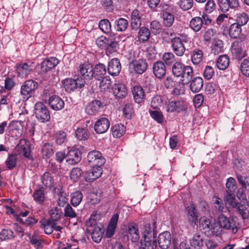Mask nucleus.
Instances as JSON below:
<instances>
[{
	"label": "nucleus",
	"instance_id": "1",
	"mask_svg": "<svg viewBox=\"0 0 249 249\" xmlns=\"http://www.w3.org/2000/svg\"><path fill=\"white\" fill-rule=\"evenodd\" d=\"M38 86L37 82L33 79L25 81L20 89V94L23 96V100L27 101L33 96Z\"/></svg>",
	"mask_w": 249,
	"mask_h": 249
},
{
	"label": "nucleus",
	"instance_id": "2",
	"mask_svg": "<svg viewBox=\"0 0 249 249\" xmlns=\"http://www.w3.org/2000/svg\"><path fill=\"white\" fill-rule=\"evenodd\" d=\"M35 114L36 118L41 122L50 120V114L47 107L42 102H37L35 105Z\"/></svg>",
	"mask_w": 249,
	"mask_h": 249
},
{
	"label": "nucleus",
	"instance_id": "3",
	"mask_svg": "<svg viewBox=\"0 0 249 249\" xmlns=\"http://www.w3.org/2000/svg\"><path fill=\"white\" fill-rule=\"evenodd\" d=\"M148 64L147 60L144 59L133 60L129 63V69L131 72L137 74H142L145 72L148 69Z\"/></svg>",
	"mask_w": 249,
	"mask_h": 249
},
{
	"label": "nucleus",
	"instance_id": "4",
	"mask_svg": "<svg viewBox=\"0 0 249 249\" xmlns=\"http://www.w3.org/2000/svg\"><path fill=\"white\" fill-rule=\"evenodd\" d=\"M217 222L222 229L231 230L233 233L238 231V229L233 218H228L223 214H220L217 218Z\"/></svg>",
	"mask_w": 249,
	"mask_h": 249
},
{
	"label": "nucleus",
	"instance_id": "5",
	"mask_svg": "<svg viewBox=\"0 0 249 249\" xmlns=\"http://www.w3.org/2000/svg\"><path fill=\"white\" fill-rule=\"evenodd\" d=\"M87 159L91 167H94L95 165L102 166L106 162V160L102 156L101 152L97 150L90 151L88 154Z\"/></svg>",
	"mask_w": 249,
	"mask_h": 249
},
{
	"label": "nucleus",
	"instance_id": "6",
	"mask_svg": "<svg viewBox=\"0 0 249 249\" xmlns=\"http://www.w3.org/2000/svg\"><path fill=\"white\" fill-rule=\"evenodd\" d=\"M185 211L191 225L192 226L196 225L198 223L199 214L195 204L191 202L189 205H186L185 206Z\"/></svg>",
	"mask_w": 249,
	"mask_h": 249
},
{
	"label": "nucleus",
	"instance_id": "7",
	"mask_svg": "<svg viewBox=\"0 0 249 249\" xmlns=\"http://www.w3.org/2000/svg\"><path fill=\"white\" fill-rule=\"evenodd\" d=\"M15 149L19 155L23 156L28 159H32L31 156L30 142L28 140L24 139L20 140L19 143L16 146Z\"/></svg>",
	"mask_w": 249,
	"mask_h": 249
},
{
	"label": "nucleus",
	"instance_id": "8",
	"mask_svg": "<svg viewBox=\"0 0 249 249\" xmlns=\"http://www.w3.org/2000/svg\"><path fill=\"white\" fill-rule=\"evenodd\" d=\"M170 43L174 53L178 56H183L185 48L181 38L179 37H174L171 39Z\"/></svg>",
	"mask_w": 249,
	"mask_h": 249
},
{
	"label": "nucleus",
	"instance_id": "9",
	"mask_svg": "<svg viewBox=\"0 0 249 249\" xmlns=\"http://www.w3.org/2000/svg\"><path fill=\"white\" fill-rule=\"evenodd\" d=\"M104 106V103L100 100H93L86 106V112L89 115H95L101 111Z\"/></svg>",
	"mask_w": 249,
	"mask_h": 249
},
{
	"label": "nucleus",
	"instance_id": "10",
	"mask_svg": "<svg viewBox=\"0 0 249 249\" xmlns=\"http://www.w3.org/2000/svg\"><path fill=\"white\" fill-rule=\"evenodd\" d=\"M81 152L79 149L71 147L67 154V159L66 161L69 164H76L81 160Z\"/></svg>",
	"mask_w": 249,
	"mask_h": 249
},
{
	"label": "nucleus",
	"instance_id": "11",
	"mask_svg": "<svg viewBox=\"0 0 249 249\" xmlns=\"http://www.w3.org/2000/svg\"><path fill=\"white\" fill-rule=\"evenodd\" d=\"M157 234L156 222L153 221L152 225L150 223L145 224L142 232V238L156 239Z\"/></svg>",
	"mask_w": 249,
	"mask_h": 249
},
{
	"label": "nucleus",
	"instance_id": "12",
	"mask_svg": "<svg viewBox=\"0 0 249 249\" xmlns=\"http://www.w3.org/2000/svg\"><path fill=\"white\" fill-rule=\"evenodd\" d=\"M153 72L155 77L159 79H162L166 73V68L164 63L161 61H158L153 65Z\"/></svg>",
	"mask_w": 249,
	"mask_h": 249
},
{
	"label": "nucleus",
	"instance_id": "13",
	"mask_svg": "<svg viewBox=\"0 0 249 249\" xmlns=\"http://www.w3.org/2000/svg\"><path fill=\"white\" fill-rule=\"evenodd\" d=\"M110 125L109 121L106 117L99 118L95 123L94 128L98 134H103L107 131Z\"/></svg>",
	"mask_w": 249,
	"mask_h": 249
},
{
	"label": "nucleus",
	"instance_id": "14",
	"mask_svg": "<svg viewBox=\"0 0 249 249\" xmlns=\"http://www.w3.org/2000/svg\"><path fill=\"white\" fill-rule=\"evenodd\" d=\"M142 14L141 12L135 9L131 14L130 26L132 30L137 31L141 25Z\"/></svg>",
	"mask_w": 249,
	"mask_h": 249
},
{
	"label": "nucleus",
	"instance_id": "15",
	"mask_svg": "<svg viewBox=\"0 0 249 249\" xmlns=\"http://www.w3.org/2000/svg\"><path fill=\"white\" fill-rule=\"evenodd\" d=\"M231 51L233 59L240 60L245 56V52L243 51L240 43L237 41L232 43Z\"/></svg>",
	"mask_w": 249,
	"mask_h": 249
},
{
	"label": "nucleus",
	"instance_id": "16",
	"mask_svg": "<svg viewBox=\"0 0 249 249\" xmlns=\"http://www.w3.org/2000/svg\"><path fill=\"white\" fill-rule=\"evenodd\" d=\"M121 65L119 60L115 58L111 59L108 64V72L112 76L118 75L121 70Z\"/></svg>",
	"mask_w": 249,
	"mask_h": 249
},
{
	"label": "nucleus",
	"instance_id": "17",
	"mask_svg": "<svg viewBox=\"0 0 249 249\" xmlns=\"http://www.w3.org/2000/svg\"><path fill=\"white\" fill-rule=\"evenodd\" d=\"M17 71L19 74L27 75L32 71L35 68L34 62L19 63L16 65Z\"/></svg>",
	"mask_w": 249,
	"mask_h": 249
},
{
	"label": "nucleus",
	"instance_id": "18",
	"mask_svg": "<svg viewBox=\"0 0 249 249\" xmlns=\"http://www.w3.org/2000/svg\"><path fill=\"white\" fill-rule=\"evenodd\" d=\"M113 94L116 98H123L127 94L126 86L123 83H115L112 87Z\"/></svg>",
	"mask_w": 249,
	"mask_h": 249
},
{
	"label": "nucleus",
	"instance_id": "19",
	"mask_svg": "<svg viewBox=\"0 0 249 249\" xmlns=\"http://www.w3.org/2000/svg\"><path fill=\"white\" fill-rule=\"evenodd\" d=\"M158 244L162 249H167L171 244V234L169 231L160 233L158 236Z\"/></svg>",
	"mask_w": 249,
	"mask_h": 249
},
{
	"label": "nucleus",
	"instance_id": "20",
	"mask_svg": "<svg viewBox=\"0 0 249 249\" xmlns=\"http://www.w3.org/2000/svg\"><path fill=\"white\" fill-rule=\"evenodd\" d=\"M220 9L223 12L228 11L230 8L234 9L239 6L238 0H217Z\"/></svg>",
	"mask_w": 249,
	"mask_h": 249
},
{
	"label": "nucleus",
	"instance_id": "21",
	"mask_svg": "<svg viewBox=\"0 0 249 249\" xmlns=\"http://www.w3.org/2000/svg\"><path fill=\"white\" fill-rule=\"evenodd\" d=\"M49 104L50 107L54 110H59L64 107V101L57 95H52L49 98Z\"/></svg>",
	"mask_w": 249,
	"mask_h": 249
},
{
	"label": "nucleus",
	"instance_id": "22",
	"mask_svg": "<svg viewBox=\"0 0 249 249\" xmlns=\"http://www.w3.org/2000/svg\"><path fill=\"white\" fill-rule=\"evenodd\" d=\"M194 71L193 68L190 66L186 65L182 72V75L180 76V80L183 85L188 84L194 76Z\"/></svg>",
	"mask_w": 249,
	"mask_h": 249
},
{
	"label": "nucleus",
	"instance_id": "23",
	"mask_svg": "<svg viewBox=\"0 0 249 249\" xmlns=\"http://www.w3.org/2000/svg\"><path fill=\"white\" fill-rule=\"evenodd\" d=\"M134 101L138 104H140L144 102L145 99V92L140 86H135L132 90Z\"/></svg>",
	"mask_w": 249,
	"mask_h": 249
},
{
	"label": "nucleus",
	"instance_id": "24",
	"mask_svg": "<svg viewBox=\"0 0 249 249\" xmlns=\"http://www.w3.org/2000/svg\"><path fill=\"white\" fill-rule=\"evenodd\" d=\"M119 49V41L113 36L107 37V41L105 47L107 53L111 54L116 52Z\"/></svg>",
	"mask_w": 249,
	"mask_h": 249
},
{
	"label": "nucleus",
	"instance_id": "25",
	"mask_svg": "<svg viewBox=\"0 0 249 249\" xmlns=\"http://www.w3.org/2000/svg\"><path fill=\"white\" fill-rule=\"evenodd\" d=\"M168 112L177 111L179 112L185 110L186 107L183 103L179 101H169L167 104Z\"/></svg>",
	"mask_w": 249,
	"mask_h": 249
},
{
	"label": "nucleus",
	"instance_id": "26",
	"mask_svg": "<svg viewBox=\"0 0 249 249\" xmlns=\"http://www.w3.org/2000/svg\"><path fill=\"white\" fill-rule=\"evenodd\" d=\"M190 89L193 93L198 92L203 86V79L198 76L192 78V79L189 83Z\"/></svg>",
	"mask_w": 249,
	"mask_h": 249
},
{
	"label": "nucleus",
	"instance_id": "27",
	"mask_svg": "<svg viewBox=\"0 0 249 249\" xmlns=\"http://www.w3.org/2000/svg\"><path fill=\"white\" fill-rule=\"evenodd\" d=\"M58 63V60L55 57H51L44 60L41 63L42 71L47 72L55 67Z\"/></svg>",
	"mask_w": 249,
	"mask_h": 249
},
{
	"label": "nucleus",
	"instance_id": "28",
	"mask_svg": "<svg viewBox=\"0 0 249 249\" xmlns=\"http://www.w3.org/2000/svg\"><path fill=\"white\" fill-rule=\"evenodd\" d=\"M118 218L119 214L118 213H115L110 219L106 231V234L107 237L110 238L114 234L118 221Z\"/></svg>",
	"mask_w": 249,
	"mask_h": 249
},
{
	"label": "nucleus",
	"instance_id": "29",
	"mask_svg": "<svg viewBox=\"0 0 249 249\" xmlns=\"http://www.w3.org/2000/svg\"><path fill=\"white\" fill-rule=\"evenodd\" d=\"M157 247V244L156 239L142 238L139 249H156Z\"/></svg>",
	"mask_w": 249,
	"mask_h": 249
},
{
	"label": "nucleus",
	"instance_id": "30",
	"mask_svg": "<svg viewBox=\"0 0 249 249\" xmlns=\"http://www.w3.org/2000/svg\"><path fill=\"white\" fill-rule=\"evenodd\" d=\"M106 69L105 66L99 63L97 64L93 69V77L97 80H101L102 78L106 77Z\"/></svg>",
	"mask_w": 249,
	"mask_h": 249
},
{
	"label": "nucleus",
	"instance_id": "31",
	"mask_svg": "<svg viewBox=\"0 0 249 249\" xmlns=\"http://www.w3.org/2000/svg\"><path fill=\"white\" fill-rule=\"evenodd\" d=\"M212 224L211 220L205 216L199 219V228L205 234H208L211 231Z\"/></svg>",
	"mask_w": 249,
	"mask_h": 249
},
{
	"label": "nucleus",
	"instance_id": "32",
	"mask_svg": "<svg viewBox=\"0 0 249 249\" xmlns=\"http://www.w3.org/2000/svg\"><path fill=\"white\" fill-rule=\"evenodd\" d=\"M229 36L232 38H237L241 35L242 32L241 26L236 23H232L231 25L228 29Z\"/></svg>",
	"mask_w": 249,
	"mask_h": 249
},
{
	"label": "nucleus",
	"instance_id": "33",
	"mask_svg": "<svg viewBox=\"0 0 249 249\" xmlns=\"http://www.w3.org/2000/svg\"><path fill=\"white\" fill-rule=\"evenodd\" d=\"M229 64V57L226 54H223L219 56L216 62L217 68L220 70H225L227 69Z\"/></svg>",
	"mask_w": 249,
	"mask_h": 249
},
{
	"label": "nucleus",
	"instance_id": "34",
	"mask_svg": "<svg viewBox=\"0 0 249 249\" xmlns=\"http://www.w3.org/2000/svg\"><path fill=\"white\" fill-rule=\"evenodd\" d=\"M161 17L163 20V24L166 27H171L175 21L174 15L166 11H163L161 13Z\"/></svg>",
	"mask_w": 249,
	"mask_h": 249
},
{
	"label": "nucleus",
	"instance_id": "35",
	"mask_svg": "<svg viewBox=\"0 0 249 249\" xmlns=\"http://www.w3.org/2000/svg\"><path fill=\"white\" fill-rule=\"evenodd\" d=\"M224 199L226 205H229L232 208H235L239 203L235 201V197L233 192L226 191Z\"/></svg>",
	"mask_w": 249,
	"mask_h": 249
},
{
	"label": "nucleus",
	"instance_id": "36",
	"mask_svg": "<svg viewBox=\"0 0 249 249\" xmlns=\"http://www.w3.org/2000/svg\"><path fill=\"white\" fill-rule=\"evenodd\" d=\"M34 200L39 204H42L45 200L44 189L43 187L36 190L33 194Z\"/></svg>",
	"mask_w": 249,
	"mask_h": 249
},
{
	"label": "nucleus",
	"instance_id": "37",
	"mask_svg": "<svg viewBox=\"0 0 249 249\" xmlns=\"http://www.w3.org/2000/svg\"><path fill=\"white\" fill-rule=\"evenodd\" d=\"M64 216L70 218H75L78 217L79 210L76 208H73L70 204H67L64 208Z\"/></svg>",
	"mask_w": 249,
	"mask_h": 249
},
{
	"label": "nucleus",
	"instance_id": "38",
	"mask_svg": "<svg viewBox=\"0 0 249 249\" xmlns=\"http://www.w3.org/2000/svg\"><path fill=\"white\" fill-rule=\"evenodd\" d=\"M49 214L51 216V218L48 219L52 222L58 221L62 215V212L61 209L57 207L53 208L49 211Z\"/></svg>",
	"mask_w": 249,
	"mask_h": 249
},
{
	"label": "nucleus",
	"instance_id": "39",
	"mask_svg": "<svg viewBox=\"0 0 249 249\" xmlns=\"http://www.w3.org/2000/svg\"><path fill=\"white\" fill-rule=\"evenodd\" d=\"M186 65L181 62H175L172 68V72L173 75L176 77H180L182 75V72Z\"/></svg>",
	"mask_w": 249,
	"mask_h": 249
},
{
	"label": "nucleus",
	"instance_id": "40",
	"mask_svg": "<svg viewBox=\"0 0 249 249\" xmlns=\"http://www.w3.org/2000/svg\"><path fill=\"white\" fill-rule=\"evenodd\" d=\"M203 25L202 19L199 17L193 18L190 21L189 26L195 32L199 31Z\"/></svg>",
	"mask_w": 249,
	"mask_h": 249
},
{
	"label": "nucleus",
	"instance_id": "41",
	"mask_svg": "<svg viewBox=\"0 0 249 249\" xmlns=\"http://www.w3.org/2000/svg\"><path fill=\"white\" fill-rule=\"evenodd\" d=\"M139 29L138 36L139 39L143 42L147 41L150 37V31L145 26H142Z\"/></svg>",
	"mask_w": 249,
	"mask_h": 249
},
{
	"label": "nucleus",
	"instance_id": "42",
	"mask_svg": "<svg viewBox=\"0 0 249 249\" xmlns=\"http://www.w3.org/2000/svg\"><path fill=\"white\" fill-rule=\"evenodd\" d=\"M235 208L242 219H248L249 218V210L248 207L241 202H239Z\"/></svg>",
	"mask_w": 249,
	"mask_h": 249
},
{
	"label": "nucleus",
	"instance_id": "43",
	"mask_svg": "<svg viewBox=\"0 0 249 249\" xmlns=\"http://www.w3.org/2000/svg\"><path fill=\"white\" fill-rule=\"evenodd\" d=\"M57 195L58 197L57 200V204L58 206L64 207L67 204H69L67 193L62 189H60Z\"/></svg>",
	"mask_w": 249,
	"mask_h": 249
},
{
	"label": "nucleus",
	"instance_id": "44",
	"mask_svg": "<svg viewBox=\"0 0 249 249\" xmlns=\"http://www.w3.org/2000/svg\"><path fill=\"white\" fill-rule=\"evenodd\" d=\"M126 131L125 126L122 124H116L112 128V135L116 138H121Z\"/></svg>",
	"mask_w": 249,
	"mask_h": 249
},
{
	"label": "nucleus",
	"instance_id": "45",
	"mask_svg": "<svg viewBox=\"0 0 249 249\" xmlns=\"http://www.w3.org/2000/svg\"><path fill=\"white\" fill-rule=\"evenodd\" d=\"M203 55V52L200 49H195L191 52V60L195 65L198 64L202 60Z\"/></svg>",
	"mask_w": 249,
	"mask_h": 249
},
{
	"label": "nucleus",
	"instance_id": "46",
	"mask_svg": "<svg viewBox=\"0 0 249 249\" xmlns=\"http://www.w3.org/2000/svg\"><path fill=\"white\" fill-rule=\"evenodd\" d=\"M62 84L65 90L69 92H71L77 88L76 82L75 81V79L72 78L65 79L62 81Z\"/></svg>",
	"mask_w": 249,
	"mask_h": 249
},
{
	"label": "nucleus",
	"instance_id": "47",
	"mask_svg": "<svg viewBox=\"0 0 249 249\" xmlns=\"http://www.w3.org/2000/svg\"><path fill=\"white\" fill-rule=\"evenodd\" d=\"M115 28L117 31L124 32L128 26V21L124 18H119L115 21Z\"/></svg>",
	"mask_w": 249,
	"mask_h": 249
},
{
	"label": "nucleus",
	"instance_id": "48",
	"mask_svg": "<svg viewBox=\"0 0 249 249\" xmlns=\"http://www.w3.org/2000/svg\"><path fill=\"white\" fill-rule=\"evenodd\" d=\"M41 226L44 228L45 232L47 234H50L53 232V226L54 223L49 220L43 219L40 221Z\"/></svg>",
	"mask_w": 249,
	"mask_h": 249
},
{
	"label": "nucleus",
	"instance_id": "49",
	"mask_svg": "<svg viewBox=\"0 0 249 249\" xmlns=\"http://www.w3.org/2000/svg\"><path fill=\"white\" fill-rule=\"evenodd\" d=\"M42 184L47 187L51 188L53 185V180L50 173L45 172L41 177Z\"/></svg>",
	"mask_w": 249,
	"mask_h": 249
},
{
	"label": "nucleus",
	"instance_id": "50",
	"mask_svg": "<svg viewBox=\"0 0 249 249\" xmlns=\"http://www.w3.org/2000/svg\"><path fill=\"white\" fill-rule=\"evenodd\" d=\"M83 194L80 191H77L72 193L71 202L73 207L76 208L81 202Z\"/></svg>",
	"mask_w": 249,
	"mask_h": 249
},
{
	"label": "nucleus",
	"instance_id": "51",
	"mask_svg": "<svg viewBox=\"0 0 249 249\" xmlns=\"http://www.w3.org/2000/svg\"><path fill=\"white\" fill-rule=\"evenodd\" d=\"M15 235L12 230L9 229H4L0 232V240L5 241L14 238Z\"/></svg>",
	"mask_w": 249,
	"mask_h": 249
},
{
	"label": "nucleus",
	"instance_id": "52",
	"mask_svg": "<svg viewBox=\"0 0 249 249\" xmlns=\"http://www.w3.org/2000/svg\"><path fill=\"white\" fill-rule=\"evenodd\" d=\"M103 231L98 226L94 227L91 233V238L93 241L99 243L102 239Z\"/></svg>",
	"mask_w": 249,
	"mask_h": 249
},
{
	"label": "nucleus",
	"instance_id": "53",
	"mask_svg": "<svg viewBox=\"0 0 249 249\" xmlns=\"http://www.w3.org/2000/svg\"><path fill=\"white\" fill-rule=\"evenodd\" d=\"M41 151L44 158H49L53 153V145L49 143H45L42 146Z\"/></svg>",
	"mask_w": 249,
	"mask_h": 249
},
{
	"label": "nucleus",
	"instance_id": "54",
	"mask_svg": "<svg viewBox=\"0 0 249 249\" xmlns=\"http://www.w3.org/2000/svg\"><path fill=\"white\" fill-rule=\"evenodd\" d=\"M99 28L105 34L110 33L111 26L109 21L107 19L101 20L99 23Z\"/></svg>",
	"mask_w": 249,
	"mask_h": 249
},
{
	"label": "nucleus",
	"instance_id": "55",
	"mask_svg": "<svg viewBox=\"0 0 249 249\" xmlns=\"http://www.w3.org/2000/svg\"><path fill=\"white\" fill-rule=\"evenodd\" d=\"M18 158L15 154L9 155L5 161V164L8 169L12 170L16 166Z\"/></svg>",
	"mask_w": 249,
	"mask_h": 249
},
{
	"label": "nucleus",
	"instance_id": "56",
	"mask_svg": "<svg viewBox=\"0 0 249 249\" xmlns=\"http://www.w3.org/2000/svg\"><path fill=\"white\" fill-rule=\"evenodd\" d=\"M56 143L58 145H61L67 141V134L62 131H59L57 132L54 136Z\"/></svg>",
	"mask_w": 249,
	"mask_h": 249
},
{
	"label": "nucleus",
	"instance_id": "57",
	"mask_svg": "<svg viewBox=\"0 0 249 249\" xmlns=\"http://www.w3.org/2000/svg\"><path fill=\"white\" fill-rule=\"evenodd\" d=\"M223 49V43L222 40H215L212 47V52L214 54H217L221 52Z\"/></svg>",
	"mask_w": 249,
	"mask_h": 249
},
{
	"label": "nucleus",
	"instance_id": "58",
	"mask_svg": "<svg viewBox=\"0 0 249 249\" xmlns=\"http://www.w3.org/2000/svg\"><path fill=\"white\" fill-rule=\"evenodd\" d=\"M151 117L159 124H162L164 122L163 115L161 112L158 110H150L149 111Z\"/></svg>",
	"mask_w": 249,
	"mask_h": 249
},
{
	"label": "nucleus",
	"instance_id": "59",
	"mask_svg": "<svg viewBox=\"0 0 249 249\" xmlns=\"http://www.w3.org/2000/svg\"><path fill=\"white\" fill-rule=\"evenodd\" d=\"M178 5L182 10L187 11L193 7L194 1L193 0H179Z\"/></svg>",
	"mask_w": 249,
	"mask_h": 249
},
{
	"label": "nucleus",
	"instance_id": "60",
	"mask_svg": "<svg viewBox=\"0 0 249 249\" xmlns=\"http://www.w3.org/2000/svg\"><path fill=\"white\" fill-rule=\"evenodd\" d=\"M75 136L79 140H86L89 138L87 130L83 128H78L75 131Z\"/></svg>",
	"mask_w": 249,
	"mask_h": 249
},
{
	"label": "nucleus",
	"instance_id": "61",
	"mask_svg": "<svg viewBox=\"0 0 249 249\" xmlns=\"http://www.w3.org/2000/svg\"><path fill=\"white\" fill-rule=\"evenodd\" d=\"M83 174V172L81 168L76 167L73 168L71 172L70 177L74 181H77L80 179L81 175Z\"/></svg>",
	"mask_w": 249,
	"mask_h": 249
},
{
	"label": "nucleus",
	"instance_id": "62",
	"mask_svg": "<svg viewBox=\"0 0 249 249\" xmlns=\"http://www.w3.org/2000/svg\"><path fill=\"white\" fill-rule=\"evenodd\" d=\"M111 81L108 76H106L101 80L99 87L101 90L106 91L107 89H110Z\"/></svg>",
	"mask_w": 249,
	"mask_h": 249
},
{
	"label": "nucleus",
	"instance_id": "63",
	"mask_svg": "<svg viewBox=\"0 0 249 249\" xmlns=\"http://www.w3.org/2000/svg\"><path fill=\"white\" fill-rule=\"evenodd\" d=\"M240 71L243 75L249 77V59L243 60L240 65Z\"/></svg>",
	"mask_w": 249,
	"mask_h": 249
},
{
	"label": "nucleus",
	"instance_id": "64",
	"mask_svg": "<svg viewBox=\"0 0 249 249\" xmlns=\"http://www.w3.org/2000/svg\"><path fill=\"white\" fill-rule=\"evenodd\" d=\"M192 246L195 247H202L203 245V240L201 236L198 233H196L194 235L192 241L191 242Z\"/></svg>",
	"mask_w": 249,
	"mask_h": 249
}]
</instances>
